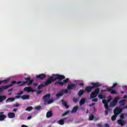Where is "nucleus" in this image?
<instances>
[{
	"instance_id": "f257e3e1",
	"label": "nucleus",
	"mask_w": 127,
	"mask_h": 127,
	"mask_svg": "<svg viewBox=\"0 0 127 127\" xmlns=\"http://www.w3.org/2000/svg\"><path fill=\"white\" fill-rule=\"evenodd\" d=\"M65 76L59 74H53L52 76H50L45 82L44 84L39 85L37 89L38 90H40V89H42V88H44L45 86H48V85H50L52 84L53 82L54 81H56V80H59V81L55 82L56 85H59V86H64L65 84H67L68 82H69V78H67L65 79ZM63 80V82H61V81Z\"/></svg>"
},
{
	"instance_id": "f03ea898",
	"label": "nucleus",
	"mask_w": 127,
	"mask_h": 127,
	"mask_svg": "<svg viewBox=\"0 0 127 127\" xmlns=\"http://www.w3.org/2000/svg\"><path fill=\"white\" fill-rule=\"evenodd\" d=\"M109 98H110V99L102 100V103L103 104H104V108L105 109V116H108V115H109V112H111L110 106H109V104H108V103H110V101L112 100V98H111V96H109Z\"/></svg>"
},
{
	"instance_id": "7ed1b4c3",
	"label": "nucleus",
	"mask_w": 127,
	"mask_h": 127,
	"mask_svg": "<svg viewBox=\"0 0 127 127\" xmlns=\"http://www.w3.org/2000/svg\"><path fill=\"white\" fill-rule=\"evenodd\" d=\"M100 93V88H97L95 89V91L91 92V94H90V98L91 99H94V98H96L97 97V95H99V93Z\"/></svg>"
},
{
	"instance_id": "20e7f679",
	"label": "nucleus",
	"mask_w": 127,
	"mask_h": 127,
	"mask_svg": "<svg viewBox=\"0 0 127 127\" xmlns=\"http://www.w3.org/2000/svg\"><path fill=\"white\" fill-rule=\"evenodd\" d=\"M120 99H121L120 96L115 97L114 100L112 102H110L111 107H115V106L118 104V102H119Z\"/></svg>"
},
{
	"instance_id": "39448f33",
	"label": "nucleus",
	"mask_w": 127,
	"mask_h": 127,
	"mask_svg": "<svg viewBox=\"0 0 127 127\" xmlns=\"http://www.w3.org/2000/svg\"><path fill=\"white\" fill-rule=\"evenodd\" d=\"M76 87H77V85L71 83L67 85V90H76Z\"/></svg>"
},
{
	"instance_id": "423d86ee",
	"label": "nucleus",
	"mask_w": 127,
	"mask_h": 127,
	"mask_svg": "<svg viewBox=\"0 0 127 127\" xmlns=\"http://www.w3.org/2000/svg\"><path fill=\"white\" fill-rule=\"evenodd\" d=\"M36 79H39V80H43L46 78V74L44 73H41L36 76Z\"/></svg>"
},
{
	"instance_id": "0eeeda50",
	"label": "nucleus",
	"mask_w": 127,
	"mask_h": 127,
	"mask_svg": "<svg viewBox=\"0 0 127 127\" xmlns=\"http://www.w3.org/2000/svg\"><path fill=\"white\" fill-rule=\"evenodd\" d=\"M92 85V89H95V88H98L99 87H101V83L99 82H92L91 83Z\"/></svg>"
},
{
	"instance_id": "6e6552de",
	"label": "nucleus",
	"mask_w": 127,
	"mask_h": 127,
	"mask_svg": "<svg viewBox=\"0 0 127 127\" xmlns=\"http://www.w3.org/2000/svg\"><path fill=\"white\" fill-rule=\"evenodd\" d=\"M23 91H24V92H27V93H30V92L33 93V92H34V90H33L31 87H24Z\"/></svg>"
},
{
	"instance_id": "1a4fd4ad",
	"label": "nucleus",
	"mask_w": 127,
	"mask_h": 127,
	"mask_svg": "<svg viewBox=\"0 0 127 127\" xmlns=\"http://www.w3.org/2000/svg\"><path fill=\"white\" fill-rule=\"evenodd\" d=\"M50 97H51V95L50 94H47L45 96L43 97V99L44 100V102L46 103L49 99H50Z\"/></svg>"
},
{
	"instance_id": "9d476101",
	"label": "nucleus",
	"mask_w": 127,
	"mask_h": 127,
	"mask_svg": "<svg viewBox=\"0 0 127 127\" xmlns=\"http://www.w3.org/2000/svg\"><path fill=\"white\" fill-rule=\"evenodd\" d=\"M122 110L121 108H120L119 107H117L114 110V114H115L117 116H118V115H120V113H122Z\"/></svg>"
},
{
	"instance_id": "9b49d317",
	"label": "nucleus",
	"mask_w": 127,
	"mask_h": 127,
	"mask_svg": "<svg viewBox=\"0 0 127 127\" xmlns=\"http://www.w3.org/2000/svg\"><path fill=\"white\" fill-rule=\"evenodd\" d=\"M78 109H82V110H85V108L79 107L78 106L74 107L71 111V114H74L75 113H77L78 111Z\"/></svg>"
},
{
	"instance_id": "f8f14e48",
	"label": "nucleus",
	"mask_w": 127,
	"mask_h": 127,
	"mask_svg": "<svg viewBox=\"0 0 127 127\" xmlns=\"http://www.w3.org/2000/svg\"><path fill=\"white\" fill-rule=\"evenodd\" d=\"M3 114H4V112H0V122L4 121L6 119V116Z\"/></svg>"
},
{
	"instance_id": "ddd939ff",
	"label": "nucleus",
	"mask_w": 127,
	"mask_h": 127,
	"mask_svg": "<svg viewBox=\"0 0 127 127\" xmlns=\"http://www.w3.org/2000/svg\"><path fill=\"white\" fill-rule=\"evenodd\" d=\"M117 124L123 127L126 125V122L124 120H118L117 121Z\"/></svg>"
},
{
	"instance_id": "4468645a",
	"label": "nucleus",
	"mask_w": 127,
	"mask_h": 127,
	"mask_svg": "<svg viewBox=\"0 0 127 127\" xmlns=\"http://www.w3.org/2000/svg\"><path fill=\"white\" fill-rule=\"evenodd\" d=\"M67 120V118H64L63 119L60 120L58 121V123L59 125H60V126H63L64 125V122Z\"/></svg>"
},
{
	"instance_id": "2eb2a0df",
	"label": "nucleus",
	"mask_w": 127,
	"mask_h": 127,
	"mask_svg": "<svg viewBox=\"0 0 127 127\" xmlns=\"http://www.w3.org/2000/svg\"><path fill=\"white\" fill-rule=\"evenodd\" d=\"M113 89L112 88H107V91L108 92H110L111 94H112V95H117V94H118V92L113 90Z\"/></svg>"
},
{
	"instance_id": "dca6fc26",
	"label": "nucleus",
	"mask_w": 127,
	"mask_h": 127,
	"mask_svg": "<svg viewBox=\"0 0 127 127\" xmlns=\"http://www.w3.org/2000/svg\"><path fill=\"white\" fill-rule=\"evenodd\" d=\"M8 117L9 119H14L15 118V114L12 112H9L8 113Z\"/></svg>"
},
{
	"instance_id": "f3484780",
	"label": "nucleus",
	"mask_w": 127,
	"mask_h": 127,
	"mask_svg": "<svg viewBox=\"0 0 127 127\" xmlns=\"http://www.w3.org/2000/svg\"><path fill=\"white\" fill-rule=\"evenodd\" d=\"M92 90H93V88L91 86H86L85 89V91L87 92V93H90V92H92Z\"/></svg>"
},
{
	"instance_id": "a211bd4d",
	"label": "nucleus",
	"mask_w": 127,
	"mask_h": 127,
	"mask_svg": "<svg viewBox=\"0 0 127 127\" xmlns=\"http://www.w3.org/2000/svg\"><path fill=\"white\" fill-rule=\"evenodd\" d=\"M6 89H8V86L7 85L0 87V93L3 92V91L6 90Z\"/></svg>"
},
{
	"instance_id": "6ab92c4d",
	"label": "nucleus",
	"mask_w": 127,
	"mask_h": 127,
	"mask_svg": "<svg viewBox=\"0 0 127 127\" xmlns=\"http://www.w3.org/2000/svg\"><path fill=\"white\" fill-rule=\"evenodd\" d=\"M30 96L29 95H24L21 96V98L22 100H29Z\"/></svg>"
},
{
	"instance_id": "aec40b11",
	"label": "nucleus",
	"mask_w": 127,
	"mask_h": 127,
	"mask_svg": "<svg viewBox=\"0 0 127 127\" xmlns=\"http://www.w3.org/2000/svg\"><path fill=\"white\" fill-rule=\"evenodd\" d=\"M25 84H27V81L17 82V84L19 85L20 86H23V85H25Z\"/></svg>"
},
{
	"instance_id": "412c9836",
	"label": "nucleus",
	"mask_w": 127,
	"mask_h": 127,
	"mask_svg": "<svg viewBox=\"0 0 127 127\" xmlns=\"http://www.w3.org/2000/svg\"><path fill=\"white\" fill-rule=\"evenodd\" d=\"M85 103H86V99L82 98L79 101V105L82 106V105H84Z\"/></svg>"
},
{
	"instance_id": "4be33fe9",
	"label": "nucleus",
	"mask_w": 127,
	"mask_h": 127,
	"mask_svg": "<svg viewBox=\"0 0 127 127\" xmlns=\"http://www.w3.org/2000/svg\"><path fill=\"white\" fill-rule=\"evenodd\" d=\"M6 99V96L0 95V103H2Z\"/></svg>"
},
{
	"instance_id": "5701e85b",
	"label": "nucleus",
	"mask_w": 127,
	"mask_h": 127,
	"mask_svg": "<svg viewBox=\"0 0 127 127\" xmlns=\"http://www.w3.org/2000/svg\"><path fill=\"white\" fill-rule=\"evenodd\" d=\"M14 100H15L14 98L10 97L6 100V103H10V102H14Z\"/></svg>"
},
{
	"instance_id": "b1692460",
	"label": "nucleus",
	"mask_w": 127,
	"mask_h": 127,
	"mask_svg": "<svg viewBox=\"0 0 127 127\" xmlns=\"http://www.w3.org/2000/svg\"><path fill=\"white\" fill-rule=\"evenodd\" d=\"M62 103L63 106H64V107H65V109H69V106H68V105H67V102H64V100H62Z\"/></svg>"
},
{
	"instance_id": "393cba45",
	"label": "nucleus",
	"mask_w": 127,
	"mask_h": 127,
	"mask_svg": "<svg viewBox=\"0 0 127 127\" xmlns=\"http://www.w3.org/2000/svg\"><path fill=\"white\" fill-rule=\"evenodd\" d=\"M84 90L80 89L78 92V97H81L84 94Z\"/></svg>"
},
{
	"instance_id": "a878e982",
	"label": "nucleus",
	"mask_w": 127,
	"mask_h": 127,
	"mask_svg": "<svg viewBox=\"0 0 127 127\" xmlns=\"http://www.w3.org/2000/svg\"><path fill=\"white\" fill-rule=\"evenodd\" d=\"M46 117L47 118H51V117H52V112L51 111L48 112L46 114Z\"/></svg>"
},
{
	"instance_id": "bb28decb",
	"label": "nucleus",
	"mask_w": 127,
	"mask_h": 127,
	"mask_svg": "<svg viewBox=\"0 0 127 127\" xmlns=\"http://www.w3.org/2000/svg\"><path fill=\"white\" fill-rule=\"evenodd\" d=\"M15 84H17V82H16L15 81H13L11 82L10 84H9L8 85H7V86H8V88H9L10 87L12 86Z\"/></svg>"
},
{
	"instance_id": "cd10ccee",
	"label": "nucleus",
	"mask_w": 127,
	"mask_h": 127,
	"mask_svg": "<svg viewBox=\"0 0 127 127\" xmlns=\"http://www.w3.org/2000/svg\"><path fill=\"white\" fill-rule=\"evenodd\" d=\"M63 92L62 91H61L60 92H59V93L57 94L56 95V97H57L58 98H59V97H62V96H63Z\"/></svg>"
},
{
	"instance_id": "c85d7f7f",
	"label": "nucleus",
	"mask_w": 127,
	"mask_h": 127,
	"mask_svg": "<svg viewBox=\"0 0 127 127\" xmlns=\"http://www.w3.org/2000/svg\"><path fill=\"white\" fill-rule=\"evenodd\" d=\"M118 117V115L117 114H114L112 117H111V120L112 121H116V119H117V117Z\"/></svg>"
},
{
	"instance_id": "c756f323",
	"label": "nucleus",
	"mask_w": 127,
	"mask_h": 127,
	"mask_svg": "<svg viewBox=\"0 0 127 127\" xmlns=\"http://www.w3.org/2000/svg\"><path fill=\"white\" fill-rule=\"evenodd\" d=\"M117 86H118V83H115L113 84L112 86L110 87V88H108V89H115V88H116Z\"/></svg>"
},
{
	"instance_id": "7c9ffc66",
	"label": "nucleus",
	"mask_w": 127,
	"mask_h": 127,
	"mask_svg": "<svg viewBox=\"0 0 127 127\" xmlns=\"http://www.w3.org/2000/svg\"><path fill=\"white\" fill-rule=\"evenodd\" d=\"M31 110H33V107L31 106L28 107L26 109V111H28V112H30Z\"/></svg>"
},
{
	"instance_id": "2f4dec72",
	"label": "nucleus",
	"mask_w": 127,
	"mask_h": 127,
	"mask_svg": "<svg viewBox=\"0 0 127 127\" xmlns=\"http://www.w3.org/2000/svg\"><path fill=\"white\" fill-rule=\"evenodd\" d=\"M68 89H64L63 90H62V92H63V94L64 95V94H68Z\"/></svg>"
},
{
	"instance_id": "473e14b6",
	"label": "nucleus",
	"mask_w": 127,
	"mask_h": 127,
	"mask_svg": "<svg viewBox=\"0 0 127 127\" xmlns=\"http://www.w3.org/2000/svg\"><path fill=\"white\" fill-rule=\"evenodd\" d=\"M98 98L99 99H105L106 97L102 94H99Z\"/></svg>"
},
{
	"instance_id": "72a5a7b5",
	"label": "nucleus",
	"mask_w": 127,
	"mask_h": 127,
	"mask_svg": "<svg viewBox=\"0 0 127 127\" xmlns=\"http://www.w3.org/2000/svg\"><path fill=\"white\" fill-rule=\"evenodd\" d=\"M69 113V111H66L64 112V113L62 114V117H65V116H66V115H68Z\"/></svg>"
},
{
	"instance_id": "f704fd0d",
	"label": "nucleus",
	"mask_w": 127,
	"mask_h": 127,
	"mask_svg": "<svg viewBox=\"0 0 127 127\" xmlns=\"http://www.w3.org/2000/svg\"><path fill=\"white\" fill-rule=\"evenodd\" d=\"M94 120V115H91L89 117V121H93Z\"/></svg>"
},
{
	"instance_id": "c9c22d12",
	"label": "nucleus",
	"mask_w": 127,
	"mask_h": 127,
	"mask_svg": "<svg viewBox=\"0 0 127 127\" xmlns=\"http://www.w3.org/2000/svg\"><path fill=\"white\" fill-rule=\"evenodd\" d=\"M32 83H33V80H30L29 82H27V85L28 86H30V85H31V84H32Z\"/></svg>"
},
{
	"instance_id": "e433bc0d",
	"label": "nucleus",
	"mask_w": 127,
	"mask_h": 127,
	"mask_svg": "<svg viewBox=\"0 0 127 127\" xmlns=\"http://www.w3.org/2000/svg\"><path fill=\"white\" fill-rule=\"evenodd\" d=\"M54 101V100H50L48 101L47 102L48 105H50V104H52V103H53Z\"/></svg>"
},
{
	"instance_id": "4c0bfd02",
	"label": "nucleus",
	"mask_w": 127,
	"mask_h": 127,
	"mask_svg": "<svg viewBox=\"0 0 127 127\" xmlns=\"http://www.w3.org/2000/svg\"><path fill=\"white\" fill-rule=\"evenodd\" d=\"M72 101H73V103H77L78 102V99H76L75 98H73L72 99Z\"/></svg>"
},
{
	"instance_id": "58836bf2",
	"label": "nucleus",
	"mask_w": 127,
	"mask_h": 127,
	"mask_svg": "<svg viewBox=\"0 0 127 127\" xmlns=\"http://www.w3.org/2000/svg\"><path fill=\"white\" fill-rule=\"evenodd\" d=\"M119 104H120V105H122V106H124V105H125V102L122 100L119 102Z\"/></svg>"
},
{
	"instance_id": "ea45409f",
	"label": "nucleus",
	"mask_w": 127,
	"mask_h": 127,
	"mask_svg": "<svg viewBox=\"0 0 127 127\" xmlns=\"http://www.w3.org/2000/svg\"><path fill=\"white\" fill-rule=\"evenodd\" d=\"M25 80L26 81H29L30 80H31V78L30 77H25Z\"/></svg>"
},
{
	"instance_id": "a19ab883",
	"label": "nucleus",
	"mask_w": 127,
	"mask_h": 127,
	"mask_svg": "<svg viewBox=\"0 0 127 127\" xmlns=\"http://www.w3.org/2000/svg\"><path fill=\"white\" fill-rule=\"evenodd\" d=\"M21 96H20V95H17V96H16L15 97V99H20V97H21Z\"/></svg>"
},
{
	"instance_id": "79ce46f5",
	"label": "nucleus",
	"mask_w": 127,
	"mask_h": 127,
	"mask_svg": "<svg viewBox=\"0 0 127 127\" xmlns=\"http://www.w3.org/2000/svg\"><path fill=\"white\" fill-rule=\"evenodd\" d=\"M23 94V92L21 91L20 92H19L17 94V95H20V96H21V95H22Z\"/></svg>"
},
{
	"instance_id": "37998d69",
	"label": "nucleus",
	"mask_w": 127,
	"mask_h": 127,
	"mask_svg": "<svg viewBox=\"0 0 127 127\" xmlns=\"http://www.w3.org/2000/svg\"><path fill=\"white\" fill-rule=\"evenodd\" d=\"M36 110H40V109H41V107L40 106H37L35 107V108Z\"/></svg>"
},
{
	"instance_id": "c03bdc74",
	"label": "nucleus",
	"mask_w": 127,
	"mask_h": 127,
	"mask_svg": "<svg viewBox=\"0 0 127 127\" xmlns=\"http://www.w3.org/2000/svg\"><path fill=\"white\" fill-rule=\"evenodd\" d=\"M121 119H125V116L123 114L120 115Z\"/></svg>"
},
{
	"instance_id": "a18cd8bd",
	"label": "nucleus",
	"mask_w": 127,
	"mask_h": 127,
	"mask_svg": "<svg viewBox=\"0 0 127 127\" xmlns=\"http://www.w3.org/2000/svg\"><path fill=\"white\" fill-rule=\"evenodd\" d=\"M92 102H98V99H92Z\"/></svg>"
},
{
	"instance_id": "49530a36",
	"label": "nucleus",
	"mask_w": 127,
	"mask_h": 127,
	"mask_svg": "<svg viewBox=\"0 0 127 127\" xmlns=\"http://www.w3.org/2000/svg\"><path fill=\"white\" fill-rule=\"evenodd\" d=\"M8 81L7 80H2V83H7Z\"/></svg>"
},
{
	"instance_id": "de8ad7c7",
	"label": "nucleus",
	"mask_w": 127,
	"mask_h": 127,
	"mask_svg": "<svg viewBox=\"0 0 127 127\" xmlns=\"http://www.w3.org/2000/svg\"><path fill=\"white\" fill-rule=\"evenodd\" d=\"M79 86H80V87H83L84 86V84L83 83H80L79 84Z\"/></svg>"
},
{
	"instance_id": "09e8293b",
	"label": "nucleus",
	"mask_w": 127,
	"mask_h": 127,
	"mask_svg": "<svg viewBox=\"0 0 127 127\" xmlns=\"http://www.w3.org/2000/svg\"><path fill=\"white\" fill-rule=\"evenodd\" d=\"M95 105H96V103H93L92 104H90L89 105V107H92V106H95Z\"/></svg>"
},
{
	"instance_id": "8fccbe9b",
	"label": "nucleus",
	"mask_w": 127,
	"mask_h": 127,
	"mask_svg": "<svg viewBox=\"0 0 127 127\" xmlns=\"http://www.w3.org/2000/svg\"><path fill=\"white\" fill-rule=\"evenodd\" d=\"M105 127H110V125H109L108 124H106L105 125Z\"/></svg>"
},
{
	"instance_id": "3c124183",
	"label": "nucleus",
	"mask_w": 127,
	"mask_h": 127,
	"mask_svg": "<svg viewBox=\"0 0 127 127\" xmlns=\"http://www.w3.org/2000/svg\"><path fill=\"white\" fill-rule=\"evenodd\" d=\"M34 86H36V87H37V86H38V83H34Z\"/></svg>"
},
{
	"instance_id": "603ef678",
	"label": "nucleus",
	"mask_w": 127,
	"mask_h": 127,
	"mask_svg": "<svg viewBox=\"0 0 127 127\" xmlns=\"http://www.w3.org/2000/svg\"><path fill=\"white\" fill-rule=\"evenodd\" d=\"M12 111H13V112H16L17 111V109L15 108Z\"/></svg>"
},
{
	"instance_id": "864d4df0",
	"label": "nucleus",
	"mask_w": 127,
	"mask_h": 127,
	"mask_svg": "<svg viewBox=\"0 0 127 127\" xmlns=\"http://www.w3.org/2000/svg\"><path fill=\"white\" fill-rule=\"evenodd\" d=\"M123 99H127V95H125L124 97H123Z\"/></svg>"
},
{
	"instance_id": "5fc2aeb1",
	"label": "nucleus",
	"mask_w": 127,
	"mask_h": 127,
	"mask_svg": "<svg viewBox=\"0 0 127 127\" xmlns=\"http://www.w3.org/2000/svg\"><path fill=\"white\" fill-rule=\"evenodd\" d=\"M21 127H28L26 125H23L21 126Z\"/></svg>"
},
{
	"instance_id": "6e6d98bb",
	"label": "nucleus",
	"mask_w": 127,
	"mask_h": 127,
	"mask_svg": "<svg viewBox=\"0 0 127 127\" xmlns=\"http://www.w3.org/2000/svg\"><path fill=\"white\" fill-rule=\"evenodd\" d=\"M97 127H102V125L101 124H98Z\"/></svg>"
},
{
	"instance_id": "4d7b16f0",
	"label": "nucleus",
	"mask_w": 127,
	"mask_h": 127,
	"mask_svg": "<svg viewBox=\"0 0 127 127\" xmlns=\"http://www.w3.org/2000/svg\"><path fill=\"white\" fill-rule=\"evenodd\" d=\"M12 91V88H11L8 90V92H11Z\"/></svg>"
},
{
	"instance_id": "13d9d810",
	"label": "nucleus",
	"mask_w": 127,
	"mask_h": 127,
	"mask_svg": "<svg viewBox=\"0 0 127 127\" xmlns=\"http://www.w3.org/2000/svg\"><path fill=\"white\" fill-rule=\"evenodd\" d=\"M15 107H19V104H16Z\"/></svg>"
},
{
	"instance_id": "bf43d9fd",
	"label": "nucleus",
	"mask_w": 127,
	"mask_h": 127,
	"mask_svg": "<svg viewBox=\"0 0 127 127\" xmlns=\"http://www.w3.org/2000/svg\"><path fill=\"white\" fill-rule=\"evenodd\" d=\"M30 119H31V116H29V117L27 118V120H30Z\"/></svg>"
},
{
	"instance_id": "052dcab7",
	"label": "nucleus",
	"mask_w": 127,
	"mask_h": 127,
	"mask_svg": "<svg viewBox=\"0 0 127 127\" xmlns=\"http://www.w3.org/2000/svg\"><path fill=\"white\" fill-rule=\"evenodd\" d=\"M37 94H38V95H39V94H40V91H38V92H37Z\"/></svg>"
},
{
	"instance_id": "680f3d73",
	"label": "nucleus",
	"mask_w": 127,
	"mask_h": 127,
	"mask_svg": "<svg viewBox=\"0 0 127 127\" xmlns=\"http://www.w3.org/2000/svg\"><path fill=\"white\" fill-rule=\"evenodd\" d=\"M2 83V80L0 81V85H1Z\"/></svg>"
},
{
	"instance_id": "e2e57ef3",
	"label": "nucleus",
	"mask_w": 127,
	"mask_h": 127,
	"mask_svg": "<svg viewBox=\"0 0 127 127\" xmlns=\"http://www.w3.org/2000/svg\"><path fill=\"white\" fill-rule=\"evenodd\" d=\"M86 113H87V114H88V113H89V110H87Z\"/></svg>"
},
{
	"instance_id": "0e129e2a",
	"label": "nucleus",
	"mask_w": 127,
	"mask_h": 127,
	"mask_svg": "<svg viewBox=\"0 0 127 127\" xmlns=\"http://www.w3.org/2000/svg\"><path fill=\"white\" fill-rule=\"evenodd\" d=\"M121 93H122V94H124V92H122Z\"/></svg>"
}]
</instances>
